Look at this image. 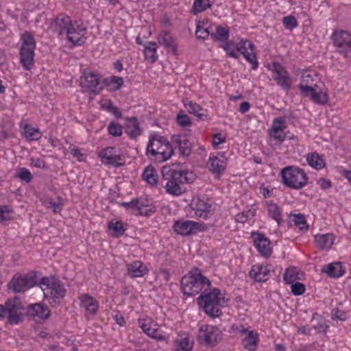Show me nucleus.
<instances>
[{"mask_svg":"<svg viewBox=\"0 0 351 351\" xmlns=\"http://www.w3.org/2000/svg\"><path fill=\"white\" fill-rule=\"evenodd\" d=\"M112 317L114 320L116 322V323L120 326H123L125 325L126 322L120 312H115L114 314L112 315Z\"/></svg>","mask_w":351,"mask_h":351,"instance_id":"nucleus-61","label":"nucleus"},{"mask_svg":"<svg viewBox=\"0 0 351 351\" xmlns=\"http://www.w3.org/2000/svg\"><path fill=\"white\" fill-rule=\"evenodd\" d=\"M210 281L204 276L199 269L194 268L181 280V289L188 296L199 293L202 289L210 287Z\"/></svg>","mask_w":351,"mask_h":351,"instance_id":"nucleus-6","label":"nucleus"},{"mask_svg":"<svg viewBox=\"0 0 351 351\" xmlns=\"http://www.w3.org/2000/svg\"><path fill=\"white\" fill-rule=\"evenodd\" d=\"M322 271L332 278H339L345 273V270L343 269V266L339 262L331 263L323 267Z\"/></svg>","mask_w":351,"mask_h":351,"instance_id":"nucleus-37","label":"nucleus"},{"mask_svg":"<svg viewBox=\"0 0 351 351\" xmlns=\"http://www.w3.org/2000/svg\"><path fill=\"white\" fill-rule=\"evenodd\" d=\"M125 131L131 138H136L141 134L142 130L136 117H132L125 118Z\"/></svg>","mask_w":351,"mask_h":351,"instance_id":"nucleus-29","label":"nucleus"},{"mask_svg":"<svg viewBox=\"0 0 351 351\" xmlns=\"http://www.w3.org/2000/svg\"><path fill=\"white\" fill-rule=\"evenodd\" d=\"M104 84L107 88L110 91L119 90L123 84V79L118 76H111L104 80Z\"/></svg>","mask_w":351,"mask_h":351,"instance_id":"nucleus-41","label":"nucleus"},{"mask_svg":"<svg viewBox=\"0 0 351 351\" xmlns=\"http://www.w3.org/2000/svg\"><path fill=\"white\" fill-rule=\"evenodd\" d=\"M158 41L160 45L167 48L171 47L173 45V38L167 32H163L160 33L158 37Z\"/></svg>","mask_w":351,"mask_h":351,"instance_id":"nucleus-50","label":"nucleus"},{"mask_svg":"<svg viewBox=\"0 0 351 351\" xmlns=\"http://www.w3.org/2000/svg\"><path fill=\"white\" fill-rule=\"evenodd\" d=\"M107 130L109 134L114 137H120L123 134L122 126L115 121H111L108 124Z\"/></svg>","mask_w":351,"mask_h":351,"instance_id":"nucleus-49","label":"nucleus"},{"mask_svg":"<svg viewBox=\"0 0 351 351\" xmlns=\"http://www.w3.org/2000/svg\"><path fill=\"white\" fill-rule=\"evenodd\" d=\"M23 134L28 141H38L42 136V133L39 129L28 124L24 126Z\"/></svg>","mask_w":351,"mask_h":351,"instance_id":"nucleus-43","label":"nucleus"},{"mask_svg":"<svg viewBox=\"0 0 351 351\" xmlns=\"http://www.w3.org/2000/svg\"><path fill=\"white\" fill-rule=\"evenodd\" d=\"M81 86L95 94H99L104 88L99 75L90 70L83 72L81 77Z\"/></svg>","mask_w":351,"mask_h":351,"instance_id":"nucleus-15","label":"nucleus"},{"mask_svg":"<svg viewBox=\"0 0 351 351\" xmlns=\"http://www.w3.org/2000/svg\"><path fill=\"white\" fill-rule=\"evenodd\" d=\"M286 119L282 117H276L272 121L271 128L269 130V136L274 140L282 142L285 140L287 128Z\"/></svg>","mask_w":351,"mask_h":351,"instance_id":"nucleus-19","label":"nucleus"},{"mask_svg":"<svg viewBox=\"0 0 351 351\" xmlns=\"http://www.w3.org/2000/svg\"><path fill=\"white\" fill-rule=\"evenodd\" d=\"M27 313L30 317L38 322L45 320L50 315L49 308L41 303L29 305L27 308Z\"/></svg>","mask_w":351,"mask_h":351,"instance_id":"nucleus-23","label":"nucleus"},{"mask_svg":"<svg viewBox=\"0 0 351 351\" xmlns=\"http://www.w3.org/2000/svg\"><path fill=\"white\" fill-rule=\"evenodd\" d=\"M21 47L19 50H35L36 42L34 34L29 32L25 31L20 36Z\"/></svg>","mask_w":351,"mask_h":351,"instance_id":"nucleus-36","label":"nucleus"},{"mask_svg":"<svg viewBox=\"0 0 351 351\" xmlns=\"http://www.w3.org/2000/svg\"><path fill=\"white\" fill-rule=\"evenodd\" d=\"M269 272L270 269L267 266L256 264L252 267L250 275L258 282H264L267 279Z\"/></svg>","mask_w":351,"mask_h":351,"instance_id":"nucleus-35","label":"nucleus"},{"mask_svg":"<svg viewBox=\"0 0 351 351\" xmlns=\"http://www.w3.org/2000/svg\"><path fill=\"white\" fill-rule=\"evenodd\" d=\"M127 271L128 275L132 278H141L146 276L149 272L147 265L138 260L128 264Z\"/></svg>","mask_w":351,"mask_h":351,"instance_id":"nucleus-25","label":"nucleus"},{"mask_svg":"<svg viewBox=\"0 0 351 351\" xmlns=\"http://www.w3.org/2000/svg\"><path fill=\"white\" fill-rule=\"evenodd\" d=\"M71 153L72 156L77 158V160L80 162H82L85 160V156L81 152V151L77 148H74L71 149Z\"/></svg>","mask_w":351,"mask_h":351,"instance_id":"nucleus-62","label":"nucleus"},{"mask_svg":"<svg viewBox=\"0 0 351 351\" xmlns=\"http://www.w3.org/2000/svg\"><path fill=\"white\" fill-rule=\"evenodd\" d=\"M29 162H30L31 167L43 169H45L47 168V165L45 161L41 158L31 157L29 158Z\"/></svg>","mask_w":351,"mask_h":351,"instance_id":"nucleus-55","label":"nucleus"},{"mask_svg":"<svg viewBox=\"0 0 351 351\" xmlns=\"http://www.w3.org/2000/svg\"><path fill=\"white\" fill-rule=\"evenodd\" d=\"M102 163L105 165L120 167L123 164L120 150L113 147L103 149L99 154Z\"/></svg>","mask_w":351,"mask_h":351,"instance_id":"nucleus-17","label":"nucleus"},{"mask_svg":"<svg viewBox=\"0 0 351 351\" xmlns=\"http://www.w3.org/2000/svg\"><path fill=\"white\" fill-rule=\"evenodd\" d=\"M147 154L158 162L169 160L173 154V149L168 140L160 135L154 134L147 145Z\"/></svg>","mask_w":351,"mask_h":351,"instance_id":"nucleus-7","label":"nucleus"},{"mask_svg":"<svg viewBox=\"0 0 351 351\" xmlns=\"http://www.w3.org/2000/svg\"><path fill=\"white\" fill-rule=\"evenodd\" d=\"M49 28L58 36L64 38L73 46L84 45L87 36V27L81 21H72L70 16L60 14L51 23Z\"/></svg>","mask_w":351,"mask_h":351,"instance_id":"nucleus-1","label":"nucleus"},{"mask_svg":"<svg viewBox=\"0 0 351 351\" xmlns=\"http://www.w3.org/2000/svg\"><path fill=\"white\" fill-rule=\"evenodd\" d=\"M80 311L86 317L95 316L99 308V302L88 293L82 294L78 297Z\"/></svg>","mask_w":351,"mask_h":351,"instance_id":"nucleus-18","label":"nucleus"},{"mask_svg":"<svg viewBox=\"0 0 351 351\" xmlns=\"http://www.w3.org/2000/svg\"><path fill=\"white\" fill-rule=\"evenodd\" d=\"M138 325L149 337L160 341L167 340L165 335L160 330L158 324L151 317L138 319Z\"/></svg>","mask_w":351,"mask_h":351,"instance_id":"nucleus-14","label":"nucleus"},{"mask_svg":"<svg viewBox=\"0 0 351 351\" xmlns=\"http://www.w3.org/2000/svg\"><path fill=\"white\" fill-rule=\"evenodd\" d=\"M264 205L266 208L267 215L280 225L282 221V209L272 201H265Z\"/></svg>","mask_w":351,"mask_h":351,"instance_id":"nucleus-32","label":"nucleus"},{"mask_svg":"<svg viewBox=\"0 0 351 351\" xmlns=\"http://www.w3.org/2000/svg\"><path fill=\"white\" fill-rule=\"evenodd\" d=\"M212 6L211 0H195L192 11L194 14L202 12Z\"/></svg>","mask_w":351,"mask_h":351,"instance_id":"nucleus-46","label":"nucleus"},{"mask_svg":"<svg viewBox=\"0 0 351 351\" xmlns=\"http://www.w3.org/2000/svg\"><path fill=\"white\" fill-rule=\"evenodd\" d=\"M291 290L294 295H300L304 293L306 288L304 284L296 282L291 284Z\"/></svg>","mask_w":351,"mask_h":351,"instance_id":"nucleus-56","label":"nucleus"},{"mask_svg":"<svg viewBox=\"0 0 351 351\" xmlns=\"http://www.w3.org/2000/svg\"><path fill=\"white\" fill-rule=\"evenodd\" d=\"M226 136L221 133L213 134L212 145L215 148H218L219 145L226 142Z\"/></svg>","mask_w":351,"mask_h":351,"instance_id":"nucleus-58","label":"nucleus"},{"mask_svg":"<svg viewBox=\"0 0 351 351\" xmlns=\"http://www.w3.org/2000/svg\"><path fill=\"white\" fill-rule=\"evenodd\" d=\"M216 32L211 34V37L217 40L224 43L228 40L229 29L228 27L217 26L215 29Z\"/></svg>","mask_w":351,"mask_h":351,"instance_id":"nucleus-44","label":"nucleus"},{"mask_svg":"<svg viewBox=\"0 0 351 351\" xmlns=\"http://www.w3.org/2000/svg\"><path fill=\"white\" fill-rule=\"evenodd\" d=\"M206 224L191 220L180 219L176 221L173 229L176 233L182 236H190L206 230Z\"/></svg>","mask_w":351,"mask_h":351,"instance_id":"nucleus-13","label":"nucleus"},{"mask_svg":"<svg viewBox=\"0 0 351 351\" xmlns=\"http://www.w3.org/2000/svg\"><path fill=\"white\" fill-rule=\"evenodd\" d=\"M37 284L36 274L34 271L25 274H16L8 284L9 290L14 293L25 292Z\"/></svg>","mask_w":351,"mask_h":351,"instance_id":"nucleus-11","label":"nucleus"},{"mask_svg":"<svg viewBox=\"0 0 351 351\" xmlns=\"http://www.w3.org/2000/svg\"><path fill=\"white\" fill-rule=\"evenodd\" d=\"M219 329L212 325H202L199 328L197 338L201 343L214 345L220 337Z\"/></svg>","mask_w":351,"mask_h":351,"instance_id":"nucleus-16","label":"nucleus"},{"mask_svg":"<svg viewBox=\"0 0 351 351\" xmlns=\"http://www.w3.org/2000/svg\"><path fill=\"white\" fill-rule=\"evenodd\" d=\"M197 303L205 313L210 317H219L221 314V307L226 303L219 289L214 288L210 291H203L197 298Z\"/></svg>","mask_w":351,"mask_h":351,"instance_id":"nucleus-5","label":"nucleus"},{"mask_svg":"<svg viewBox=\"0 0 351 351\" xmlns=\"http://www.w3.org/2000/svg\"><path fill=\"white\" fill-rule=\"evenodd\" d=\"M282 23L287 29H293L298 26L296 19L292 16H287L283 18Z\"/></svg>","mask_w":351,"mask_h":351,"instance_id":"nucleus-57","label":"nucleus"},{"mask_svg":"<svg viewBox=\"0 0 351 351\" xmlns=\"http://www.w3.org/2000/svg\"><path fill=\"white\" fill-rule=\"evenodd\" d=\"M273 77L277 84L284 89H289L291 82L285 67L279 62H274L272 65Z\"/></svg>","mask_w":351,"mask_h":351,"instance_id":"nucleus-21","label":"nucleus"},{"mask_svg":"<svg viewBox=\"0 0 351 351\" xmlns=\"http://www.w3.org/2000/svg\"><path fill=\"white\" fill-rule=\"evenodd\" d=\"M254 213L255 212L251 210L243 211L236 215L235 220L238 223H245L247 221L251 219L254 217Z\"/></svg>","mask_w":351,"mask_h":351,"instance_id":"nucleus-53","label":"nucleus"},{"mask_svg":"<svg viewBox=\"0 0 351 351\" xmlns=\"http://www.w3.org/2000/svg\"><path fill=\"white\" fill-rule=\"evenodd\" d=\"M306 159L308 165L316 170L322 169L326 166L324 156L315 152L308 154Z\"/></svg>","mask_w":351,"mask_h":351,"instance_id":"nucleus-38","label":"nucleus"},{"mask_svg":"<svg viewBox=\"0 0 351 351\" xmlns=\"http://www.w3.org/2000/svg\"><path fill=\"white\" fill-rule=\"evenodd\" d=\"M12 210L8 206H0V222L10 220L12 218Z\"/></svg>","mask_w":351,"mask_h":351,"instance_id":"nucleus-54","label":"nucleus"},{"mask_svg":"<svg viewBox=\"0 0 351 351\" xmlns=\"http://www.w3.org/2000/svg\"><path fill=\"white\" fill-rule=\"evenodd\" d=\"M16 176L26 183L30 182L33 178L30 171L25 167L19 168L17 170Z\"/></svg>","mask_w":351,"mask_h":351,"instance_id":"nucleus-52","label":"nucleus"},{"mask_svg":"<svg viewBox=\"0 0 351 351\" xmlns=\"http://www.w3.org/2000/svg\"><path fill=\"white\" fill-rule=\"evenodd\" d=\"M328 327V325L326 324L325 321L323 319H321L316 325L313 326L314 329L318 333H326Z\"/></svg>","mask_w":351,"mask_h":351,"instance_id":"nucleus-60","label":"nucleus"},{"mask_svg":"<svg viewBox=\"0 0 351 351\" xmlns=\"http://www.w3.org/2000/svg\"><path fill=\"white\" fill-rule=\"evenodd\" d=\"M135 201L136 210L138 211V213H140V211L143 210L145 208L149 206V202L147 199L143 198H136Z\"/></svg>","mask_w":351,"mask_h":351,"instance_id":"nucleus-59","label":"nucleus"},{"mask_svg":"<svg viewBox=\"0 0 351 351\" xmlns=\"http://www.w3.org/2000/svg\"><path fill=\"white\" fill-rule=\"evenodd\" d=\"M221 47L226 51L227 56L233 58H238L239 53L252 65V69L256 70L258 62L254 51V44L247 39H241L239 42L228 40L221 45Z\"/></svg>","mask_w":351,"mask_h":351,"instance_id":"nucleus-3","label":"nucleus"},{"mask_svg":"<svg viewBox=\"0 0 351 351\" xmlns=\"http://www.w3.org/2000/svg\"><path fill=\"white\" fill-rule=\"evenodd\" d=\"M121 205L125 207L127 210H136V201L135 199H132L130 202H122Z\"/></svg>","mask_w":351,"mask_h":351,"instance_id":"nucleus-64","label":"nucleus"},{"mask_svg":"<svg viewBox=\"0 0 351 351\" xmlns=\"http://www.w3.org/2000/svg\"><path fill=\"white\" fill-rule=\"evenodd\" d=\"M143 180L149 185L155 186L158 182V174L156 169L149 166L146 167L143 173Z\"/></svg>","mask_w":351,"mask_h":351,"instance_id":"nucleus-42","label":"nucleus"},{"mask_svg":"<svg viewBox=\"0 0 351 351\" xmlns=\"http://www.w3.org/2000/svg\"><path fill=\"white\" fill-rule=\"evenodd\" d=\"M259 340L258 333L256 330H250L241 339L242 346L248 351H255L257 349Z\"/></svg>","mask_w":351,"mask_h":351,"instance_id":"nucleus-33","label":"nucleus"},{"mask_svg":"<svg viewBox=\"0 0 351 351\" xmlns=\"http://www.w3.org/2000/svg\"><path fill=\"white\" fill-rule=\"evenodd\" d=\"M195 180L193 171L180 167L171 171V177L165 185L166 192L173 196H179L186 191L185 184H191Z\"/></svg>","mask_w":351,"mask_h":351,"instance_id":"nucleus-4","label":"nucleus"},{"mask_svg":"<svg viewBox=\"0 0 351 351\" xmlns=\"http://www.w3.org/2000/svg\"><path fill=\"white\" fill-rule=\"evenodd\" d=\"M335 237L332 233L317 234L314 236L315 245L322 250H328L334 244Z\"/></svg>","mask_w":351,"mask_h":351,"instance_id":"nucleus-28","label":"nucleus"},{"mask_svg":"<svg viewBox=\"0 0 351 351\" xmlns=\"http://www.w3.org/2000/svg\"><path fill=\"white\" fill-rule=\"evenodd\" d=\"M193 340L186 334L178 335L174 341L176 351H191Z\"/></svg>","mask_w":351,"mask_h":351,"instance_id":"nucleus-34","label":"nucleus"},{"mask_svg":"<svg viewBox=\"0 0 351 351\" xmlns=\"http://www.w3.org/2000/svg\"><path fill=\"white\" fill-rule=\"evenodd\" d=\"M292 219L291 221L293 223V225L297 226L300 230L306 231L308 229V226L306 223V220L304 215L302 214H293L291 216Z\"/></svg>","mask_w":351,"mask_h":351,"instance_id":"nucleus-45","label":"nucleus"},{"mask_svg":"<svg viewBox=\"0 0 351 351\" xmlns=\"http://www.w3.org/2000/svg\"><path fill=\"white\" fill-rule=\"evenodd\" d=\"M280 174L283 184L290 189L298 190L308 183L307 174L303 169L298 166H287L281 170Z\"/></svg>","mask_w":351,"mask_h":351,"instance_id":"nucleus-9","label":"nucleus"},{"mask_svg":"<svg viewBox=\"0 0 351 351\" xmlns=\"http://www.w3.org/2000/svg\"><path fill=\"white\" fill-rule=\"evenodd\" d=\"M144 55L145 59L150 63L157 61V44L155 42H148L144 45Z\"/></svg>","mask_w":351,"mask_h":351,"instance_id":"nucleus-40","label":"nucleus"},{"mask_svg":"<svg viewBox=\"0 0 351 351\" xmlns=\"http://www.w3.org/2000/svg\"><path fill=\"white\" fill-rule=\"evenodd\" d=\"M184 106L187 112L195 116L199 120H209L208 112L199 104L189 99L184 101Z\"/></svg>","mask_w":351,"mask_h":351,"instance_id":"nucleus-24","label":"nucleus"},{"mask_svg":"<svg viewBox=\"0 0 351 351\" xmlns=\"http://www.w3.org/2000/svg\"><path fill=\"white\" fill-rule=\"evenodd\" d=\"M171 142L177 147L180 154L183 156H189L191 153V146L189 141L180 134L172 136Z\"/></svg>","mask_w":351,"mask_h":351,"instance_id":"nucleus-26","label":"nucleus"},{"mask_svg":"<svg viewBox=\"0 0 351 351\" xmlns=\"http://www.w3.org/2000/svg\"><path fill=\"white\" fill-rule=\"evenodd\" d=\"M40 287L46 298L60 299L66 293L64 285L54 276L43 278L40 282Z\"/></svg>","mask_w":351,"mask_h":351,"instance_id":"nucleus-10","label":"nucleus"},{"mask_svg":"<svg viewBox=\"0 0 351 351\" xmlns=\"http://www.w3.org/2000/svg\"><path fill=\"white\" fill-rule=\"evenodd\" d=\"M317 77L314 73L304 72L298 86L300 94L302 97L310 99L315 104H326L328 100V94L317 84Z\"/></svg>","mask_w":351,"mask_h":351,"instance_id":"nucleus-2","label":"nucleus"},{"mask_svg":"<svg viewBox=\"0 0 351 351\" xmlns=\"http://www.w3.org/2000/svg\"><path fill=\"white\" fill-rule=\"evenodd\" d=\"M212 25L209 19L204 18L197 21L195 36L197 39L205 40L211 36Z\"/></svg>","mask_w":351,"mask_h":351,"instance_id":"nucleus-27","label":"nucleus"},{"mask_svg":"<svg viewBox=\"0 0 351 351\" xmlns=\"http://www.w3.org/2000/svg\"><path fill=\"white\" fill-rule=\"evenodd\" d=\"M252 238L257 251L264 257H269L272 252L271 242L264 234L252 232Z\"/></svg>","mask_w":351,"mask_h":351,"instance_id":"nucleus-20","label":"nucleus"},{"mask_svg":"<svg viewBox=\"0 0 351 351\" xmlns=\"http://www.w3.org/2000/svg\"><path fill=\"white\" fill-rule=\"evenodd\" d=\"M43 205L53 213H59L62 209V204L60 199L55 200L51 198H47L44 200Z\"/></svg>","mask_w":351,"mask_h":351,"instance_id":"nucleus-47","label":"nucleus"},{"mask_svg":"<svg viewBox=\"0 0 351 351\" xmlns=\"http://www.w3.org/2000/svg\"><path fill=\"white\" fill-rule=\"evenodd\" d=\"M317 183L322 189H327L331 187V182L325 178H319L317 180Z\"/></svg>","mask_w":351,"mask_h":351,"instance_id":"nucleus-63","label":"nucleus"},{"mask_svg":"<svg viewBox=\"0 0 351 351\" xmlns=\"http://www.w3.org/2000/svg\"><path fill=\"white\" fill-rule=\"evenodd\" d=\"M331 39L337 51L351 60V34L343 29H336L332 32Z\"/></svg>","mask_w":351,"mask_h":351,"instance_id":"nucleus-12","label":"nucleus"},{"mask_svg":"<svg viewBox=\"0 0 351 351\" xmlns=\"http://www.w3.org/2000/svg\"><path fill=\"white\" fill-rule=\"evenodd\" d=\"M177 123L181 127H189L191 125L190 117L183 111H180L176 118Z\"/></svg>","mask_w":351,"mask_h":351,"instance_id":"nucleus-51","label":"nucleus"},{"mask_svg":"<svg viewBox=\"0 0 351 351\" xmlns=\"http://www.w3.org/2000/svg\"><path fill=\"white\" fill-rule=\"evenodd\" d=\"M35 50H19V62L25 71H30L35 64Z\"/></svg>","mask_w":351,"mask_h":351,"instance_id":"nucleus-30","label":"nucleus"},{"mask_svg":"<svg viewBox=\"0 0 351 351\" xmlns=\"http://www.w3.org/2000/svg\"><path fill=\"white\" fill-rule=\"evenodd\" d=\"M299 273L294 267L288 268L284 274V280L287 284H293L299 279Z\"/></svg>","mask_w":351,"mask_h":351,"instance_id":"nucleus-48","label":"nucleus"},{"mask_svg":"<svg viewBox=\"0 0 351 351\" xmlns=\"http://www.w3.org/2000/svg\"><path fill=\"white\" fill-rule=\"evenodd\" d=\"M24 306L19 297L9 298L4 304H0V320L7 324L16 325L23 319Z\"/></svg>","mask_w":351,"mask_h":351,"instance_id":"nucleus-8","label":"nucleus"},{"mask_svg":"<svg viewBox=\"0 0 351 351\" xmlns=\"http://www.w3.org/2000/svg\"><path fill=\"white\" fill-rule=\"evenodd\" d=\"M128 228V225L122 221L111 220L108 223V228L112 232V235L114 237H119L124 234Z\"/></svg>","mask_w":351,"mask_h":351,"instance_id":"nucleus-39","label":"nucleus"},{"mask_svg":"<svg viewBox=\"0 0 351 351\" xmlns=\"http://www.w3.org/2000/svg\"><path fill=\"white\" fill-rule=\"evenodd\" d=\"M210 208L211 206L208 202L197 199L193 208L194 215L198 218L206 219L212 215Z\"/></svg>","mask_w":351,"mask_h":351,"instance_id":"nucleus-31","label":"nucleus"},{"mask_svg":"<svg viewBox=\"0 0 351 351\" xmlns=\"http://www.w3.org/2000/svg\"><path fill=\"white\" fill-rule=\"evenodd\" d=\"M226 165L227 158L223 153H219L217 155H210L208 167L211 172L219 174L224 171Z\"/></svg>","mask_w":351,"mask_h":351,"instance_id":"nucleus-22","label":"nucleus"}]
</instances>
